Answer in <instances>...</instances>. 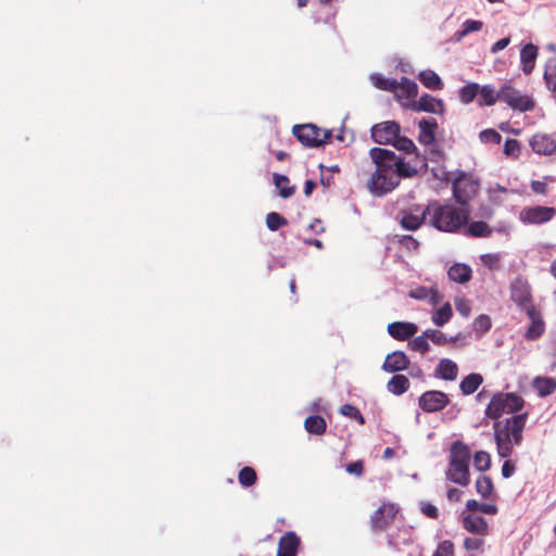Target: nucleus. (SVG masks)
<instances>
[{
  "mask_svg": "<svg viewBox=\"0 0 556 556\" xmlns=\"http://www.w3.org/2000/svg\"><path fill=\"white\" fill-rule=\"evenodd\" d=\"M369 155L376 165L375 172L367 181L369 191L375 195H383L394 190L401 178H412L417 169L393 151L383 148H371Z\"/></svg>",
  "mask_w": 556,
  "mask_h": 556,
  "instance_id": "obj_1",
  "label": "nucleus"
},
{
  "mask_svg": "<svg viewBox=\"0 0 556 556\" xmlns=\"http://www.w3.org/2000/svg\"><path fill=\"white\" fill-rule=\"evenodd\" d=\"M527 419L528 413H522L494 422V440L500 457H510L514 446L522 443Z\"/></svg>",
  "mask_w": 556,
  "mask_h": 556,
  "instance_id": "obj_2",
  "label": "nucleus"
},
{
  "mask_svg": "<svg viewBox=\"0 0 556 556\" xmlns=\"http://www.w3.org/2000/svg\"><path fill=\"white\" fill-rule=\"evenodd\" d=\"M429 214L428 224L439 231L455 232L464 227L469 219L466 207H456L452 204H441L433 201L426 206Z\"/></svg>",
  "mask_w": 556,
  "mask_h": 556,
  "instance_id": "obj_3",
  "label": "nucleus"
},
{
  "mask_svg": "<svg viewBox=\"0 0 556 556\" xmlns=\"http://www.w3.org/2000/svg\"><path fill=\"white\" fill-rule=\"evenodd\" d=\"M470 448L462 441L452 443L448 456L446 477L454 483L466 486L470 483L469 463Z\"/></svg>",
  "mask_w": 556,
  "mask_h": 556,
  "instance_id": "obj_4",
  "label": "nucleus"
},
{
  "mask_svg": "<svg viewBox=\"0 0 556 556\" xmlns=\"http://www.w3.org/2000/svg\"><path fill=\"white\" fill-rule=\"evenodd\" d=\"M525 400L516 393H496L492 396L485 409V416L497 420L504 414H514L521 410Z\"/></svg>",
  "mask_w": 556,
  "mask_h": 556,
  "instance_id": "obj_5",
  "label": "nucleus"
},
{
  "mask_svg": "<svg viewBox=\"0 0 556 556\" xmlns=\"http://www.w3.org/2000/svg\"><path fill=\"white\" fill-rule=\"evenodd\" d=\"M292 134L305 147L318 148L332 138L331 130L321 129L314 124L295 125Z\"/></svg>",
  "mask_w": 556,
  "mask_h": 556,
  "instance_id": "obj_6",
  "label": "nucleus"
},
{
  "mask_svg": "<svg viewBox=\"0 0 556 556\" xmlns=\"http://www.w3.org/2000/svg\"><path fill=\"white\" fill-rule=\"evenodd\" d=\"M400 511L397 504L386 500L381 501L379 507L369 517L371 530L374 532L384 531L400 515Z\"/></svg>",
  "mask_w": 556,
  "mask_h": 556,
  "instance_id": "obj_7",
  "label": "nucleus"
},
{
  "mask_svg": "<svg viewBox=\"0 0 556 556\" xmlns=\"http://www.w3.org/2000/svg\"><path fill=\"white\" fill-rule=\"evenodd\" d=\"M556 216V208L553 206H525L519 212V220L526 225H542L551 222Z\"/></svg>",
  "mask_w": 556,
  "mask_h": 556,
  "instance_id": "obj_8",
  "label": "nucleus"
},
{
  "mask_svg": "<svg viewBox=\"0 0 556 556\" xmlns=\"http://www.w3.org/2000/svg\"><path fill=\"white\" fill-rule=\"evenodd\" d=\"M500 96L501 101L505 102L513 110L527 112L534 108V102L529 96L521 93L509 85H505L500 89Z\"/></svg>",
  "mask_w": 556,
  "mask_h": 556,
  "instance_id": "obj_9",
  "label": "nucleus"
},
{
  "mask_svg": "<svg viewBox=\"0 0 556 556\" xmlns=\"http://www.w3.org/2000/svg\"><path fill=\"white\" fill-rule=\"evenodd\" d=\"M478 184L462 173L453 182V194L457 203L466 205L478 192Z\"/></svg>",
  "mask_w": 556,
  "mask_h": 556,
  "instance_id": "obj_10",
  "label": "nucleus"
},
{
  "mask_svg": "<svg viewBox=\"0 0 556 556\" xmlns=\"http://www.w3.org/2000/svg\"><path fill=\"white\" fill-rule=\"evenodd\" d=\"M401 132V126L394 121H386L371 127L370 135L379 144H392Z\"/></svg>",
  "mask_w": 556,
  "mask_h": 556,
  "instance_id": "obj_11",
  "label": "nucleus"
},
{
  "mask_svg": "<svg viewBox=\"0 0 556 556\" xmlns=\"http://www.w3.org/2000/svg\"><path fill=\"white\" fill-rule=\"evenodd\" d=\"M450 404V397L446 393L437 390L424 392L419 400L418 405L425 413H435L445 408Z\"/></svg>",
  "mask_w": 556,
  "mask_h": 556,
  "instance_id": "obj_12",
  "label": "nucleus"
},
{
  "mask_svg": "<svg viewBox=\"0 0 556 556\" xmlns=\"http://www.w3.org/2000/svg\"><path fill=\"white\" fill-rule=\"evenodd\" d=\"M510 299L525 312L535 307L532 303L531 287L527 280L517 277L510 285Z\"/></svg>",
  "mask_w": 556,
  "mask_h": 556,
  "instance_id": "obj_13",
  "label": "nucleus"
},
{
  "mask_svg": "<svg viewBox=\"0 0 556 556\" xmlns=\"http://www.w3.org/2000/svg\"><path fill=\"white\" fill-rule=\"evenodd\" d=\"M402 106L414 112H428L433 114H442L444 112V103L428 93L422 94L416 101L402 102Z\"/></svg>",
  "mask_w": 556,
  "mask_h": 556,
  "instance_id": "obj_14",
  "label": "nucleus"
},
{
  "mask_svg": "<svg viewBox=\"0 0 556 556\" xmlns=\"http://www.w3.org/2000/svg\"><path fill=\"white\" fill-rule=\"evenodd\" d=\"M429 214L426 207H415L403 210L399 214L400 225L402 228L410 231L418 230L424 224L428 222Z\"/></svg>",
  "mask_w": 556,
  "mask_h": 556,
  "instance_id": "obj_15",
  "label": "nucleus"
},
{
  "mask_svg": "<svg viewBox=\"0 0 556 556\" xmlns=\"http://www.w3.org/2000/svg\"><path fill=\"white\" fill-rule=\"evenodd\" d=\"M301 544L300 536L293 532H286L278 542L277 556H296Z\"/></svg>",
  "mask_w": 556,
  "mask_h": 556,
  "instance_id": "obj_16",
  "label": "nucleus"
},
{
  "mask_svg": "<svg viewBox=\"0 0 556 556\" xmlns=\"http://www.w3.org/2000/svg\"><path fill=\"white\" fill-rule=\"evenodd\" d=\"M418 331V327L414 323L394 321L388 325L389 334L399 341H405L413 338Z\"/></svg>",
  "mask_w": 556,
  "mask_h": 556,
  "instance_id": "obj_17",
  "label": "nucleus"
},
{
  "mask_svg": "<svg viewBox=\"0 0 556 556\" xmlns=\"http://www.w3.org/2000/svg\"><path fill=\"white\" fill-rule=\"evenodd\" d=\"M526 313L531 324L528 327L525 337L527 340L534 341L544 333L545 323L542 319L540 312L535 307H530V309H528Z\"/></svg>",
  "mask_w": 556,
  "mask_h": 556,
  "instance_id": "obj_18",
  "label": "nucleus"
},
{
  "mask_svg": "<svg viewBox=\"0 0 556 556\" xmlns=\"http://www.w3.org/2000/svg\"><path fill=\"white\" fill-rule=\"evenodd\" d=\"M532 150L538 154L551 155L556 151V140L546 134H535L530 139Z\"/></svg>",
  "mask_w": 556,
  "mask_h": 556,
  "instance_id": "obj_19",
  "label": "nucleus"
},
{
  "mask_svg": "<svg viewBox=\"0 0 556 556\" xmlns=\"http://www.w3.org/2000/svg\"><path fill=\"white\" fill-rule=\"evenodd\" d=\"M396 99L402 102L416 101L418 94V86L414 80L407 77H402L397 81V88L394 91Z\"/></svg>",
  "mask_w": 556,
  "mask_h": 556,
  "instance_id": "obj_20",
  "label": "nucleus"
},
{
  "mask_svg": "<svg viewBox=\"0 0 556 556\" xmlns=\"http://www.w3.org/2000/svg\"><path fill=\"white\" fill-rule=\"evenodd\" d=\"M409 359L402 351H395L387 355L382 369L387 372H397L408 367Z\"/></svg>",
  "mask_w": 556,
  "mask_h": 556,
  "instance_id": "obj_21",
  "label": "nucleus"
},
{
  "mask_svg": "<svg viewBox=\"0 0 556 556\" xmlns=\"http://www.w3.org/2000/svg\"><path fill=\"white\" fill-rule=\"evenodd\" d=\"M463 527L470 533L478 534L481 536L489 534V526L485 519L477 515H464Z\"/></svg>",
  "mask_w": 556,
  "mask_h": 556,
  "instance_id": "obj_22",
  "label": "nucleus"
},
{
  "mask_svg": "<svg viewBox=\"0 0 556 556\" xmlns=\"http://www.w3.org/2000/svg\"><path fill=\"white\" fill-rule=\"evenodd\" d=\"M418 141L424 146H430L435 141L438 123L434 118H422L419 124Z\"/></svg>",
  "mask_w": 556,
  "mask_h": 556,
  "instance_id": "obj_23",
  "label": "nucleus"
},
{
  "mask_svg": "<svg viewBox=\"0 0 556 556\" xmlns=\"http://www.w3.org/2000/svg\"><path fill=\"white\" fill-rule=\"evenodd\" d=\"M458 375V367L455 362L448 358H442L440 359L438 366L434 370V376L443 379L453 381L457 378Z\"/></svg>",
  "mask_w": 556,
  "mask_h": 556,
  "instance_id": "obj_24",
  "label": "nucleus"
},
{
  "mask_svg": "<svg viewBox=\"0 0 556 556\" xmlns=\"http://www.w3.org/2000/svg\"><path fill=\"white\" fill-rule=\"evenodd\" d=\"M538 48L532 43H528L521 49L520 62L522 72L525 74L532 73L535 65V60L538 58Z\"/></svg>",
  "mask_w": 556,
  "mask_h": 556,
  "instance_id": "obj_25",
  "label": "nucleus"
},
{
  "mask_svg": "<svg viewBox=\"0 0 556 556\" xmlns=\"http://www.w3.org/2000/svg\"><path fill=\"white\" fill-rule=\"evenodd\" d=\"M532 386L541 397H545L556 391V379L539 376L533 379Z\"/></svg>",
  "mask_w": 556,
  "mask_h": 556,
  "instance_id": "obj_26",
  "label": "nucleus"
},
{
  "mask_svg": "<svg viewBox=\"0 0 556 556\" xmlns=\"http://www.w3.org/2000/svg\"><path fill=\"white\" fill-rule=\"evenodd\" d=\"M471 268L462 263H456L448 268V278L458 283H466L471 279Z\"/></svg>",
  "mask_w": 556,
  "mask_h": 556,
  "instance_id": "obj_27",
  "label": "nucleus"
},
{
  "mask_svg": "<svg viewBox=\"0 0 556 556\" xmlns=\"http://www.w3.org/2000/svg\"><path fill=\"white\" fill-rule=\"evenodd\" d=\"M479 105L492 106L497 100H501L500 90L496 91L491 85L479 86Z\"/></svg>",
  "mask_w": 556,
  "mask_h": 556,
  "instance_id": "obj_28",
  "label": "nucleus"
},
{
  "mask_svg": "<svg viewBox=\"0 0 556 556\" xmlns=\"http://www.w3.org/2000/svg\"><path fill=\"white\" fill-rule=\"evenodd\" d=\"M418 79L430 90H442L444 88L440 76L431 70L421 71L418 75Z\"/></svg>",
  "mask_w": 556,
  "mask_h": 556,
  "instance_id": "obj_29",
  "label": "nucleus"
},
{
  "mask_svg": "<svg viewBox=\"0 0 556 556\" xmlns=\"http://www.w3.org/2000/svg\"><path fill=\"white\" fill-rule=\"evenodd\" d=\"M409 296L416 300H427L435 305L440 302L441 295L438 290L427 287H418L409 292Z\"/></svg>",
  "mask_w": 556,
  "mask_h": 556,
  "instance_id": "obj_30",
  "label": "nucleus"
},
{
  "mask_svg": "<svg viewBox=\"0 0 556 556\" xmlns=\"http://www.w3.org/2000/svg\"><path fill=\"white\" fill-rule=\"evenodd\" d=\"M304 428L311 434L321 435L326 432L327 422L319 415L308 416L304 421Z\"/></svg>",
  "mask_w": 556,
  "mask_h": 556,
  "instance_id": "obj_31",
  "label": "nucleus"
},
{
  "mask_svg": "<svg viewBox=\"0 0 556 556\" xmlns=\"http://www.w3.org/2000/svg\"><path fill=\"white\" fill-rule=\"evenodd\" d=\"M482 382L483 378L480 374H469L462 380L459 389L464 395H470L478 390Z\"/></svg>",
  "mask_w": 556,
  "mask_h": 556,
  "instance_id": "obj_32",
  "label": "nucleus"
},
{
  "mask_svg": "<svg viewBox=\"0 0 556 556\" xmlns=\"http://www.w3.org/2000/svg\"><path fill=\"white\" fill-rule=\"evenodd\" d=\"M409 386L410 383L406 376L395 375L389 380L387 388L394 395H402L408 390Z\"/></svg>",
  "mask_w": 556,
  "mask_h": 556,
  "instance_id": "obj_33",
  "label": "nucleus"
},
{
  "mask_svg": "<svg viewBox=\"0 0 556 556\" xmlns=\"http://www.w3.org/2000/svg\"><path fill=\"white\" fill-rule=\"evenodd\" d=\"M492 232V228L482 220L470 223L466 229V235L473 238H488Z\"/></svg>",
  "mask_w": 556,
  "mask_h": 556,
  "instance_id": "obj_34",
  "label": "nucleus"
},
{
  "mask_svg": "<svg viewBox=\"0 0 556 556\" xmlns=\"http://www.w3.org/2000/svg\"><path fill=\"white\" fill-rule=\"evenodd\" d=\"M476 491L483 498H490L494 491L492 479L489 476H480L476 480Z\"/></svg>",
  "mask_w": 556,
  "mask_h": 556,
  "instance_id": "obj_35",
  "label": "nucleus"
},
{
  "mask_svg": "<svg viewBox=\"0 0 556 556\" xmlns=\"http://www.w3.org/2000/svg\"><path fill=\"white\" fill-rule=\"evenodd\" d=\"M274 182L279 189L280 197L285 199L291 197L295 191L294 186L288 187L289 178L286 175L274 174Z\"/></svg>",
  "mask_w": 556,
  "mask_h": 556,
  "instance_id": "obj_36",
  "label": "nucleus"
},
{
  "mask_svg": "<svg viewBox=\"0 0 556 556\" xmlns=\"http://www.w3.org/2000/svg\"><path fill=\"white\" fill-rule=\"evenodd\" d=\"M374 86L380 90L393 92L397 88V80L392 78H386L381 75L375 74L371 76Z\"/></svg>",
  "mask_w": 556,
  "mask_h": 556,
  "instance_id": "obj_37",
  "label": "nucleus"
},
{
  "mask_svg": "<svg viewBox=\"0 0 556 556\" xmlns=\"http://www.w3.org/2000/svg\"><path fill=\"white\" fill-rule=\"evenodd\" d=\"M479 92V84L469 83L460 88L459 90V100L464 104L471 103Z\"/></svg>",
  "mask_w": 556,
  "mask_h": 556,
  "instance_id": "obj_38",
  "label": "nucleus"
},
{
  "mask_svg": "<svg viewBox=\"0 0 556 556\" xmlns=\"http://www.w3.org/2000/svg\"><path fill=\"white\" fill-rule=\"evenodd\" d=\"M239 483L244 486L249 488L255 484L257 480L256 471L252 467H243L238 475Z\"/></svg>",
  "mask_w": 556,
  "mask_h": 556,
  "instance_id": "obj_39",
  "label": "nucleus"
},
{
  "mask_svg": "<svg viewBox=\"0 0 556 556\" xmlns=\"http://www.w3.org/2000/svg\"><path fill=\"white\" fill-rule=\"evenodd\" d=\"M453 311L450 303H445L433 314L432 321L437 326H443L451 319Z\"/></svg>",
  "mask_w": 556,
  "mask_h": 556,
  "instance_id": "obj_40",
  "label": "nucleus"
},
{
  "mask_svg": "<svg viewBox=\"0 0 556 556\" xmlns=\"http://www.w3.org/2000/svg\"><path fill=\"white\" fill-rule=\"evenodd\" d=\"M473 466L479 471H486L491 467V456L485 451H479L473 455Z\"/></svg>",
  "mask_w": 556,
  "mask_h": 556,
  "instance_id": "obj_41",
  "label": "nucleus"
},
{
  "mask_svg": "<svg viewBox=\"0 0 556 556\" xmlns=\"http://www.w3.org/2000/svg\"><path fill=\"white\" fill-rule=\"evenodd\" d=\"M408 346L410 350L419 352L421 354H426L429 351L428 336L425 334V331L415 337L413 340L408 342Z\"/></svg>",
  "mask_w": 556,
  "mask_h": 556,
  "instance_id": "obj_42",
  "label": "nucleus"
},
{
  "mask_svg": "<svg viewBox=\"0 0 556 556\" xmlns=\"http://www.w3.org/2000/svg\"><path fill=\"white\" fill-rule=\"evenodd\" d=\"M288 220L279 213L270 212L266 216V226L269 230L276 231L280 227L286 226Z\"/></svg>",
  "mask_w": 556,
  "mask_h": 556,
  "instance_id": "obj_43",
  "label": "nucleus"
},
{
  "mask_svg": "<svg viewBox=\"0 0 556 556\" xmlns=\"http://www.w3.org/2000/svg\"><path fill=\"white\" fill-rule=\"evenodd\" d=\"M340 413L345 417L356 420L361 425L365 424L364 416L362 415L361 410L354 405H351V404L342 405L340 407Z\"/></svg>",
  "mask_w": 556,
  "mask_h": 556,
  "instance_id": "obj_44",
  "label": "nucleus"
},
{
  "mask_svg": "<svg viewBox=\"0 0 556 556\" xmlns=\"http://www.w3.org/2000/svg\"><path fill=\"white\" fill-rule=\"evenodd\" d=\"M392 146L399 151H403L406 153H413L417 151V148L413 140H410L407 137H401L400 135H397V138L394 140Z\"/></svg>",
  "mask_w": 556,
  "mask_h": 556,
  "instance_id": "obj_45",
  "label": "nucleus"
},
{
  "mask_svg": "<svg viewBox=\"0 0 556 556\" xmlns=\"http://www.w3.org/2000/svg\"><path fill=\"white\" fill-rule=\"evenodd\" d=\"M425 334L428 336V340H431L437 345H445L454 341V339H447L445 333L438 329H428L425 331Z\"/></svg>",
  "mask_w": 556,
  "mask_h": 556,
  "instance_id": "obj_46",
  "label": "nucleus"
},
{
  "mask_svg": "<svg viewBox=\"0 0 556 556\" xmlns=\"http://www.w3.org/2000/svg\"><path fill=\"white\" fill-rule=\"evenodd\" d=\"M479 138H480V141L483 143H494V144H498L502 140L501 134L492 128L482 130L479 134Z\"/></svg>",
  "mask_w": 556,
  "mask_h": 556,
  "instance_id": "obj_47",
  "label": "nucleus"
},
{
  "mask_svg": "<svg viewBox=\"0 0 556 556\" xmlns=\"http://www.w3.org/2000/svg\"><path fill=\"white\" fill-rule=\"evenodd\" d=\"M432 556H454V544L450 540L442 541Z\"/></svg>",
  "mask_w": 556,
  "mask_h": 556,
  "instance_id": "obj_48",
  "label": "nucleus"
},
{
  "mask_svg": "<svg viewBox=\"0 0 556 556\" xmlns=\"http://www.w3.org/2000/svg\"><path fill=\"white\" fill-rule=\"evenodd\" d=\"M520 151V143L516 139L508 138L504 143L503 152L507 156L516 157Z\"/></svg>",
  "mask_w": 556,
  "mask_h": 556,
  "instance_id": "obj_49",
  "label": "nucleus"
},
{
  "mask_svg": "<svg viewBox=\"0 0 556 556\" xmlns=\"http://www.w3.org/2000/svg\"><path fill=\"white\" fill-rule=\"evenodd\" d=\"M483 27V23L481 21L467 20L463 24L462 35L465 36L472 31H479Z\"/></svg>",
  "mask_w": 556,
  "mask_h": 556,
  "instance_id": "obj_50",
  "label": "nucleus"
},
{
  "mask_svg": "<svg viewBox=\"0 0 556 556\" xmlns=\"http://www.w3.org/2000/svg\"><path fill=\"white\" fill-rule=\"evenodd\" d=\"M484 545V540L480 538H466L464 540V547L467 551H479Z\"/></svg>",
  "mask_w": 556,
  "mask_h": 556,
  "instance_id": "obj_51",
  "label": "nucleus"
},
{
  "mask_svg": "<svg viewBox=\"0 0 556 556\" xmlns=\"http://www.w3.org/2000/svg\"><path fill=\"white\" fill-rule=\"evenodd\" d=\"M346 471L356 477H362L364 473V462L356 460L346 465Z\"/></svg>",
  "mask_w": 556,
  "mask_h": 556,
  "instance_id": "obj_52",
  "label": "nucleus"
},
{
  "mask_svg": "<svg viewBox=\"0 0 556 556\" xmlns=\"http://www.w3.org/2000/svg\"><path fill=\"white\" fill-rule=\"evenodd\" d=\"M421 511L425 516L431 519H438L439 518V511L438 508L432 505L431 503H421Z\"/></svg>",
  "mask_w": 556,
  "mask_h": 556,
  "instance_id": "obj_53",
  "label": "nucleus"
},
{
  "mask_svg": "<svg viewBox=\"0 0 556 556\" xmlns=\"http://www.w3.org/2000/svg\"><path fill=\"white\" fill-rule=\"evenodd\" d=\"M491 319L488 315H480L475 319L476 329L486 331L491 328Z\"/></svg>",
  "mask_w": 556,
  "mask_h": 556,
  "instance_id": "obj_54",
  "label": "nucleus"
},
{
  "mask_svg": "<svg viewBox=\"0 0 556 556\" xmlns=\"http://www.w3.org/2000/svg\"><path fill=\"white\" fill-rule=\"evenodd\" d=\"M400 243L407 250H417L419 242L410 235L402 236Z\"/></svg>",
  "mask_w": 556,
  "mask_h": 556,
  "instance_id": "obj_55",
  "label": "nucleus"
},
{
  "mask_svg": "<svg viewBox=\"0 0 556 556\" xmlns=\"http://www.w3.org/2000/svg\"><path fill=\"white\" fill-rule=\"evenodd\" d=\"M455 306H456L457 312L462 316H465V317L469 316V314H470V306H469V303L467 301L462 300V299L456 300Z\"/></svg>",
  "mask_w": 556,
  "mask_h": 556,
  "instance_id": "obj_56",
  "label": "nucleus"
},
{
  "mask_svg": "<svg viewBox=\"0 0 556 556\" xmlns=\"http://www.w3.org/2000/svg\"><path fill=\"white\" fill-rule=\"evenodd\" d=\"M531 189L536 194H546L547 192V184L540 180L531 181Z\"/></svg>",
  "mask_w": 556,
  "mask_h": 556,
  "instance_id": "obj_57",
  "label": "nucleus"
},
{
  "mask_svg": "<svg viewBox=\"0 0 556 556\" xmlns=\"http://www.w3.org/2000/svg\"><path fill=\"white\" fill-rule=\"evenodd\" d=\"M515 470H516L515 465L510 460L507 459L504 462V464L502 466V476L504 478H509L513 476Z\"/></svg>",
  "mask_w": 556,
  "mask_h": 556,
  "instance_id": "obj_58",
  "label": "nucleus"
},
{
  "mask_svg": "<svg viewBox=\"0 0 556 556\" xmlns=\"http://www.w3.org/2000/svg\"><path fill=\"white\" fill-rule=\"evenodd\" d=\"M510 42V38L509 37H505V38H502L500 39L498 41H496L492 47H491V52L492 53H497L498 51L505 49Z\"/></svg>",
  "mask_w": 556,
  "mask_h": 556,
  "instance_id": "obj_59",
  "label": "nucleus"
},
{
  "mask_svg": "<svg viewBox=\"0 0 556 556\" xmlns=\"http://www.w3.org/2000/svg\"><path fill=\"white\" fill-rule=\"evenodd\" d=\"M463 492L456 488H451L447 490L446 496L448 501L451 502H458L460 501Z\"/></svg>",
  "mask_w": 556,
  "mask_h": 556,
  "instance_id": "obj_60",
  "label": "nucleus"
},
{
  "mask_svg": "<svg viewBox=\"0 0 556 556\" xmlns=\"http://www.w3.org/2000/svg\"><path fill=\"white\" fill-rule=\"evenodd\" d=\"M480 511L486 515H495L498 508L494 504L481 503Z\"/></svg>",
  "mask_w": 556,
  "mask_h": 556,
  "instance_id": "obj_61",
  "label": "nucleus"
},
{
  "mask_svg": "<svg viewBox=\"0 0 556 556\" xmlns=\"http://www.w3.org/2000/svg\"><path fill=\"white\" fill-rule=\"evenodd\" d=\"M481 503L476 500H468L466 503V508L470 511H480Z\"/></svg>",
  "mask_w": 556,
  "mask_h": 556,
  "instance_id": "obj_62",
  "label": "nucleus"
},
{
  "mask_svg": "<svg viewBox=\"0 0 556 556\" xmlns=\"http://www.w3.org/2000/svg\"><path fill=\"white\" fill-rule=\"evenodd\" d=\"M316 188V184L313 180H306L304 185V193L306 197L311 195L313 190Z\"/></svg>",
  "mask_w": 556,
  "mask_h": 556,
  "instance_id": "obj_63",
  "label": "nucleus"
},
{
  "mask_svg": "<svg viewBox=\"0 0 556 556\" xmlns=\"http://www.w3.org/2000/svg\"><path fill=\"white\" fill-rule=\"evenodd\" d=\"M305 243L308 244V245H314L317 249H323V247H324L323 242L320 240H318V239L305 240Z\"/></svg>",
  "mask_w": 556,
  "mask_h": 556,
  "instance_id": "obj_64",
  "label": "nucleus"
}]
</instances>
